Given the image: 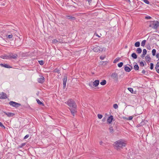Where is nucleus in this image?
Listing matches in <instances>:
<instances>
[{"instance_id":"423d86ee","label":"nucleus","mask_w":159,"mask_h":159,"mask_svg":"<svg viewBox=\"0 0 159 159\" xmlns=\"http://www.w3.org/2000/svg\"><path fill=\"white\" fill-rule=\"evenodd\" d=\"M7 96L6 93L4 92L0 93V99H5L7 98Z\"/></svg>"},{"instance_id":"ea45409f","label":"nucleus","mask_w":159,"mask_h":159,"mask_svg":"<svg viewBox=\"0 0 159 159\" xmlns=\"http://www.w3.org/2000/svg\"><path fill=\"white\" fill-rule=\"evenodd\" d=\"M119 58H116V59L114 60L113 61L114 63H116V62H117L119 61Z\"/></svg>"},{"instance_id":"f03ea898","label":"nucleus","mask_w":159,"mask_h":159,"mask_svg":"<svg viewBox=\"0 0 159 159\" xmlns=\"http://www.w3.org/2000/svg\"><path fill=\"white\" fill-rule=\"evenodd\" d=\"M70 111L73 116L77 112V105L75 102L72 100H70Z\"/></svg>"},{"instance_id":"58836bf2","label":"nucleus","mask_w":159,"mask_h":159,"mask_svg":"<svg viewBox=\"0 0 159 159\" xmlns=\"http://www.w3.org/2000/svg\"><path fill=\"white\" fill-rule=\"evenodd\" d=\"M153 68V64L152 63H150V68L151 70H152Z\"/></svg>"},{"instance_id":"7c9ffc66","label":"nucleus","mask_w":159,"mask_h":159,"mask_svg":"<svg viewBox=\"0 0 159 159\" xmlns=\"http://www.w3.org/2000/svg\"><path fill=\"white\" fill-rule=\"evenodd\" d=\"M147 51L145 49H144L143 50V55H146L147 53Z\"/></svg>"},{"instance_id":"6ab92c4d","label":"nucleus","mask_w":159,"mask_h":159,"mask_svg":"<svg viewBox=\"0 0 159 159\" xmlns=\"http://www.w3.org/2000/svg\"><path fill=\"white\" fill-rule=\"evenodd\" d=\"M107 83V81L105 80H103L101 82H100V84L102 85H104L106 84Z\"/></svg>"},{"instance_id":"bf43d9fd","label":"nucleus","mask_w":159,"mask_h":159,"mask_svg":"<svg viewBox=\"0 0 159 159\" xmlns=\"http://www.w3.org/2000/svg\"><path fill=\"white\" fill-rule=\"evenodd\" d=\"M130 1V0H129Z\"/></svg>"},{"instance_id":"b1692460","label":"nucleus","mask_w":159,"mask_h":159,"mask_svg":"<svg viewBox=\"0 0 159 159\" xmlns=\"http://www.w3.org/2000/svg\"><path fill=\"white\" fill-rule=\"evenodd\" d=\"M25 144H26V143H22L20 145H19L18 146V148H22L24 146H25Z\"/></svg>"},{"instance_id":"c9c22d12","label":"nucleus","mask_w":159,"mask_h":159,"mask_svg":"<svg viewBox=\"0 0 159 159\" xmlns=\"http://www.w3.org/2000/svg\"><path fill=\"white\" fill-rule=\"evenodd\" d=\"M0 126L4 128V129L5 128V126L2 124L1 122H0Z\"/></svg>"},{"instance_id":"8fccbe9b","label":"nucleus","mask_w":159,"mask_h":159,"mask_svg":"<svg viewBox=\"0 0 159 159\" xmlns=\"http://www.w3.org/2000/svg\"><path fill=\"white\" fill-rule=\"evenodd\" d=\"M147 48L148 49H151V47L150 46H147Z\"/></svg>"},{"instance_id":"dca6fc26","label":"nucleus","mask_w":159,"mask_h":159,"mask_svg":"<svg viewBox=\"0 0 159 159\" xmlns=\"http://www.w3.org/2000/svg\"><path fill=\"white\" fill-rule=\"evenodd\" d=\"M125 70L128 72H129L131 71V69L128 66H125Z\"/></svg>"},{"instance_id":"473e14b6","label":"nucleus","mask_w":159,"mask_h":159,"mask_svg":"<svg viewBox=\"0 0 159 159\" xmlns=\"http://www.w3.org/2000/svg\"><path fill=\"white\" fill-rule=\"evenodd\" d=\"M113 107L115 109H116L118 108V106L116 104H114L113 105Z\"/></svg>"},{"instance_id":"a19ab883","label":"nucleus","mask_w":159,"mask_h":159,"mask_svg":"<svg viewBox=\"0 0 159 159\" xmlns=\"http://www.w3.org/2000/svg\"><path fill=\"white\" fill-rule=\"evenodd\" d=\"M133 118V116H130L129 117H128V118H126V119L128 120H131Z\"/></svg>"},{"instance_id":"a211bd4d","label":"nucleus","mask_w":159,"mask_h":159,"mask_svg":"<svg viewBox=\"0 0 159 159\" xmlns=\"http://www.w3.org/2000/svg\"><path fill=\"white\" fill-rule=\"evenodd\" d=\"M134 67L135 70H138L139 68L138 65L137 64L134 66Z\"/></svg>"},{"instance_id":"3c124183","label":"nucleus","mask_w":159,"mask_h":159,"mask_svg":"<svg viewBox=\"0 0 159 159\" xmlns=\"http://www.w3.org/2000/svg\"><path fill=\"white\" fill-rule=\"evenodd\" d=\"M67 105L69 106H70V102L68 101L67 102Z\"/></svg>"},{"instance_id":"bb28decb","label":"nucleus","mask_w":159,"mask_h":159,"mask_svg":"<svg viewBox=\"0 0 159 159\" xmlns=\"http://www.w3.org/2000/svg\"><path fill=\"white\" fill-rule=\"evenodd\" d=\"M156 52V50L155 49H153L152 51V55L154 56L155 55Z\"/></svg>"},{"instance_id":"c85d7f7f","label":"nucleus","mask_w":159,"mask_h":159,"mask_svg":"<svg viewBox=\"0 0 159 159\" xmlns=\"http://www.w3.org/2000/svg\"><path fill=\"white\" fill-rule=\"evenodd\" d=\"M38 62L41 65H43L44 63L43 61L42 60L39 61Z\"/></svg>"},{"instance_id":"f3484780","label":"nucleus","mask_w":159,"mask_h":159,"mask_svg":"<svg viewBox=\"0 0 159 159\" xmlns=\"http://www.w3.org/2000/svg\"><path fill=\"white\" fill-rule=\"evenodd\" d=\"M36 101L37 103L40 105H42L43 106H44V104L42 102H41L40 100L39 99H37Z\"/></svg>"},{"instance_id":"13d9d810","label":"nucleus","mask_w":159,"mask_h":159,"mask_svg":"<svg viewBox=\"0 0 159 159\" xmlns=\"http://www.w3.org/2000/svg\"><path fill=\"white\" fill-rule=\"evenodd\" d=\"M88 0V1L89 2H90L92 0Z\"/></svg>"},{"instance_id":"a878e982","label":"nucleus","mask_w":159,"mask_h":159,"mask_svg":"<svg viewBox=\"0 0 159 159\" xmlns=\"http://www.w3.org/2000/svg\"><path fill=\"white\" fill-rule=\"evenodd\" d=\"M140 44V43L139 42H137L135 43L134 45H135V47H138L139 46Z\"/></svg>"},{"instance_id":"20e7f679","label":"nucleus","mask_w":159,"mask_h":159,"mask_svg":"<svg viewBox=\"0 0 159 159\" xmlns=\"http://www.w3.org/2000/svg\"><path fill=\"white\" fill-rule=\"evenodd\" d=\"M93 50L95 52L99 53L102 51H105L106 48H102L99 46H97L94 48Z\"/></svg>"},{"instance_id":"f257e3e1","label":"nucleus","mask_w":159,"mask_h":159,"mask_svg":"<svg viewBox=\"0 0 159 159\" xmlns=\"http://www.w3.org/2000/svg\"><path fill=\"white\" fill-rule=\"evenodd\" d=\"M126 144V142L125 141L122 139L118 140L114 143L115 148L117 150L123 148L125 147Z\"/></svg>"},{"instance_id":"ddd939ff","label":"nucleus","mask_w":159,"mask_h":159,"mask_svg":"<svg viewBox=\"0 0 159 159\" xmlns=\"http://www.w3.org/2000/svg\"><path fill=\"white\" fill-rule=\"evenodd\" d=\"M67 81V77L66 76H64L63 80V86L64 88L66 86V83Z\"/></svg>"},{"instance_id":"4be33fe9","label":"nucleus","mask_w":159,"mask_h":159,"mask_svg":"<svg viewBox=\"0 0 159 159\" xmlns=\"http://www.w3.org/2000/svg\"><path fill=\"white\" fill-rule=\"evenodd\" d=\"M70 9H71L72 11H75L76 9L75 7L72 5L70 6Z\"/></svg>"},{"instance_id":"5701e85b","label":"nucleus","mask_w":159,"mask_h":159,"mask_svg":"<svg viewBox=\"0 0 159 159\" xmlns=\"http://www.w3.org/2000/svg\"><path fill=\"white\" fill-rule=\"evenodd\" d=\"M146 60L147 61H150L151 60V58L149 57V56L148 55H147V56L145 57Z\"/></svg>"},{"instance_id":"72a5a7b5","label":"nucleus","mask_w":159,"mask_h":159,"mask_svg":"<svg viewBox=\"0 0 159 159\" xmlns=\"http://www.w3.org/2000/svg\"><path fill=\"white\" fill-rule=\"evenodd\" d=\"M128 90L131 93H133V89L132 88H128Z\"/></svg>"},{"instance_id":"603ef678","label":"nucleus","mask_w":159,"mask_h":159,"mask_svg":"<svg viewBox=\"0 0 159 159\" xmlns=\"http://www.w3.org/2000/svg\"><path fill=\"white\" fill-rule=\"evenodd\" d=\"M74 18H75L74 17H73L70 16V19H74Z\"/></svg>"},{"instance_id":"f704fd0d","label":"nucleus","mask_w":159,"mask_h":159,"mask_svg":"<svg viewBox=\"0 0 159 159\" xmlns=\"http://www.w3.org/2000/svg\"><path fill=\"white\" fill-rule=\"evenodd\" d=\"M98 118H99V119H101L102 117V116L101 114H98Z\"/></svg>"},{"instance_id":"4468645a","label":"nucleus","mask_w":159,"mask_h":159,"mask_svg":"<svg viewBox=\"0 0 159 159\" xmlns=\"http://www.w3.org/2000/svg\"><path fill=\"white\" fill-rule=\"evenodd\" d=\"M111 77L114 79H117L118 77V75L116 73H113L111 75Z\"/></svg>"},{"instance_id":"de8ad7c7","label":"nucleus","mask_w":159,"mask_h":159,"mask_svg":"<svg viewBox=\"0 0 159 159\" xmlns=\"http://www.w3.org/2000/svg\"><path fill=\"white\" fill-rule=\"evenodd\" d=\"M146 71L144 70H142V72L143 74H145Z\"/></svg>"},{"instance_id":"49530a36","label":"nucleus","mask_w":159,"mask_h":159,"mask_svg":"<svg viewBox=\"0 0 159 159\" xmlns=\"http://www.w3.org/2000/svg\"><path fill=\"white\" fill-rule=\"evenodd\" d=\"M105 58V57L102 56H101L100 57V58L101 60H103Z\"/></svg>"},{"instance_id":"79ce46f5","label":"nucleus","mask_w":159,"mask_h":159,"mask_svg":"<svg viewBox=\"0 0 159 159\" xmlns=\"http://www.w3.org/2000/svg\"><path fill=\"white\" fill-rule=\"evenodd\" d=\"M29 136V134H27L24 137V139H26L28 138Z\"/></svg>"},{"instance_id":"864d4df0","label":"nucleus","mask_w":159,"mask_h":159,"mask_svg":"<svg viewBox=\"0 0 159 159\" xmlns=\"http://www.w3.org/2000/svg\"><path fill=\"white\" fill-rule=\"evenodd\" d=\"M102 143H103L101 141L100 142V144L101 145H103Z\"/></svg>"},{"instance_id":"2eb2a0df","label":"nucleus","mask_w":159,"mask_h":159,"mask_svg":"<svg viewBox=\"0 0 159 159\" xmlns=\"http://www.w3.org/2000/svg\"><path fill=\"white\" fill-rule=\"evenodd\" d=\"M155 69L157 72L159 74V61L157 63L155 67Z\"/></svg>"},{"instance_id":"5fc2aeb1","label":"nucleus","mask_w":159,"mask_h":159,"mask_svg":"<svg viewBox=\"0 0 159 159\" xmlns=\"http://www.w3.org/2000/svg\"><path fill=\"white\" fill-rule=\"evenodd\" d=\"M145 55H143V53L142 55V56H141L142 57V58L144 57Z\"/></svg>"},{"instance_id":"9d476101","label":"nucleus","mask_w":159,"mask_h":159,"mask_svg":"<svg viewBox=\"0 0 159 159\" xmlns=\"http://www.w3.org/2000/svg\"><path fill=\"white\" fill-rule=\"evenodd\" d=\"M44 78L43 76H42L41 78H39L38 79V81L39 83H42L44 82Z\"/></svg>"},{"instance_id":"c756f323","label":"nucleus","mask_w":159,"mask_h":159,"mask_svg":"<svg viewBox=\"0 0 159 159\" xmlns=\"http://www.w3.org/2000/svg\"><path fill=\"white\" fill-rule=\"evenodd\" d=\"M6 37H7L9 39H11L13 37V35L12 34L6 35Z\"/></svg>"},{"instance_id":"09e8293b","label":"nucleus","mask_w":159,"mask_h":159,"mask_svg":"<svg viewBox=\"0 0 159 159\" xmlns=\"http://www.w3.org/2000/svg\"><path fill=\"white\" fill-rule=\"evenodd\" d=\"M156 57H157V58H159V53H157V54L156 55Z\"/></svg>"},{"instance_id":"e433bc0d","label":"nucleus","mask_w":159,"mask_h":159,"mask_svg":"<svg viewBox=\"0 0 159 159\" xmlns=\"http://www.w3.org/2000/svg\"><path fill=\"white\" fill-rule=\"evenodd\" d=\"M109 130L111 133H113V129L112 127H110L109 128Z\"/></svg>"},{"instance_id":"c03bdc74","label":"nucleus","mask_w":159,"mask_h":159,"mask_svg":"<svg viewBox=\"0 0 159 159\" xmlns=\"http://www.w3.org/2000/svg\"><path fill=\"white\" fill-rule=\"evenodd\" d=\"M55 72H57L58 73H59V70L57 69H56L54 70Z\"/></svg>"},{"instance_id":"39448f33","label":"nucleus","mask_w":159,"mask_h":159,"mask_svg":"<svg viewBox=\"0 0 159 159\" xmlns=\"http://www.w3.org/2000/svg\"><path fill=\"white\" fill-rule=\"evenodd\" d=\"M9 104L12 106L16 107H18L19 106L21 105L20 104L13 101L10 102H9Z\"/></svg>"},{"instance_id":"f8f14e48","label":"nucleus","mask_w":159,"mask_h":159,"mask_svg":"<svg viewBox=\"0 0 159 159\" xmlns=\"http://www.w3.org/2000/svg\"><path fill=\"white\" fill-rule=\"evenodd\" d=\"M99 84V81L98 80H96L94 81L93 82V85L95 87L97 86Z\"/></svg>"},{"instance_id":"a18cd8bd","label":"nucleus","mask_w":159,"mask_h":159,"mask_svg":"<svg viewBox=\"0 0 159 159\" xmlns=\"http://www.w3.org/2000/svg\"><path fill=\"white\" fill-rule=\"evenodd\" d=\"M140 64L141 66H144V63L143 62V61H141L140 62Z\"/></svg>"},{"instance_id":"37998d69","label":"nucleus","mask_w":159,"mask_h":159,"mask_svg":"<svg viewBox=\"0 0 159 159\" xmlns=\"http://www.w3.org/2000/svg\"><path fill=\"white\" fill-rule=\"evenodd\" d=\"M151 17L150 16H146L145 17V18L147 19H150Z\"/></svg>"},{"instance_id":"6e6d98bb","label":"nucleus","mask_w":159,"mask_h":159,"mask_svg":"<svg viewBox=\"0 0 159 159\" xmlns=\"http://www.w3.org/2000/svg\"><path fill=\"white\" fill-rule=\"evenodd\" d=\"M96 35L99 37H100V36L98 35L97 34H96Z\"/></svg>"},{"instance_id":"4d7b16f0","label":"nucleus","mask_w":159,"mask_h":159,"mask_svg":"<svg viewBox=\"0 0 159 159\" xmlns=\"http://www.w3.org/2000/svg\"><path fill=\"white\" fill-rule=\"evenodd\" d=\"M7 33H8V34L11 33V32L10 31H8L7 32Z\"/></svg>"},{"instance_id":"412c9836","label":"nucleus","mask_w":159,"mask_h":159,"mask_svg":"<svg viewBox=\"0 0 159 159\" xmlns=\"http://www.w3.org/2000/svg\"><path fill=\"white\" fill-rule=\"evenodd\" d=\"M131 57L135 59L137 58V56L135 53H133L131 54Z\"/></svg>"},{"instance_id":"1a4fd4ad","label":"nucleus","mask_w":159,"mask_h":159,"mask_svg":"<svg viewBox=\"0 0 159 159\" xmlns=\"http://www.w3.org/2000/svg\"><path fill=\"white\" fill-rule=\"evenodd\" d=\"M4 113L8 117H12L15 115V114L12 112H4Z\"/></svg>"},{"instance_id":"4c0bfd02","label":"nucleus","mask_w":159,"mask_h":159,"mask_svg":"<svg viewBox=\"0 0 159 159\" xmlns=\"http://www.w3.org/2000/svg\"><path fill=\"white\" fill-rule=\"evenodd\" d=\"M58 42V41L56 39H54L52 41V43H56Z\"/></svg>"},{"instance_id":"393cba45","label":"nucleus","mask_w":159,"mask_h":159,"mask_svg":"<svg viewBox=\"0 0 159 159\" xmlns=\"http://www.w3.org/2000/svg\"><path fill=\"white\" fill-rule=\"evenodd\" d=\"M146 42V40H143L141 43V45L142 46L144 47L145 44Z\"/></svg>"},{"instance_id":"9b49d317","label":"nucleus","mask_w":159,"mask_h":159,"mask_svg":"<svg viewBox=\"0 0 159 159\" xmlns=\"http://www.w3.org/2000/svg\"><path fill=\"white\" fill-rule=\"evenodd\" d=\"M0 66L2 67H4L6 68H11V67L9 66L7 64H3L2 63H1Z\"/></svg>"},{"instance_id":"052dcab7","label":"nucleus","mask_w":159,"mask_h":159,"mask_svg":"<svg viewBox=\"0 0 159 159\" xmlns=\"http://www.w3.org/2000/svg\"><path fill=\"white\" fill-rule=\"evenodd\" d=\"M0 159H1V158H0Z\"/></svg>"},{"instance_id":"aec40b11","label":"nucleus","mask_w":159,"mask_h":159,"mask_svg":"<svg viewBox=\"0 0 159 159\" xmlns=\"http://www.w3.org/2000/svg\"><path fill=\"white\" fill-rule=\"evenodd\" d=\"M142 49L140 48H137L136 52L138 54H140L142 52Z\"/></svg>"},{"instance_id":"7ed1b4c3","label":"nucleus","mask_w":159,"mask_h":159,"mask_svg":"<svg viewBox=\"0 0 159 159\" xmlns=\"http://www.w3.org/2000/svg\"><path fill=\"white\" fill-rule=\"evenodd\" d=\"M159 26V22L157 21H152L149 25L150 27H152L154 29H156Z\"/></svg>"},{"instance_id":"2f4dec72","label":"nucleus","mask_w":159,"mask_h":159,"mask_svg":"<svg viewBox=\"0 0 159 159\" xmlns=\"http://www.w3.org/2000/svg\"><path fill=\"white\" fill-rule=\"evenodd\" d=\"M3 59H10L9 55H5V56L3 57H2Z\"/></svg>"},{"instance_id":"6e6552de","label":"nucleus","mask_w":159,"mask_h":159,"mask_svg":"<svg viewBox=\"0 0 159 159\" xmlns=\"http://www.w3.org/2000/svg\"><path fill=\"white\" fill-rule=\"evenodd\" d=\"M113 119V116H109L107 120V121L108 123L109 124H111V123Z\"/></svg>"},{"instance_id":"0eeeda50","label":"nucleus","mask_w":159,"mask_h":159,"mask_svg":"<svg viewBox=\"0 0 159 159\" xmlns=\"http://www.w3.org/2000/svg\"><path fill=\"white\" fill-rule=\"evenodd\" d=\"M9 57L10 59H16L18 57V55L16 54H13L12 53H11L9 55Z\"/></svg>"},{"instance_id":"cd10ccee","label":"nucleus","mask_w":159,"mask_h":159,"mask_svg":"<svg viewBox=\"0 0 159 159\" xmlns=\"http://www.w3.org/2000/svg\"><path fill=\"white\" fill-rule=\"evenodd\" d=\"M123 65V63L122 62H120L118 64V66L119 67H121Z\"/></svg>"}]
</instances>
